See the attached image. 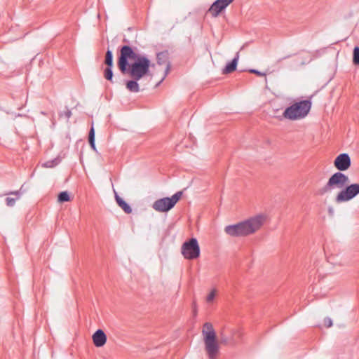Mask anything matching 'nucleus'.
I'll return each mask as SVG.
<instances>
[{
  "mask_svg": "<svg viewBox=\"0 0 359 359\" xmlns=\"http://www.w3.org/2000/svg\"><path fill=\"white\" fill-rule=\"evenodd\" d=\"M118 67L123 74L135 80L152 76L150 68L154 67L150 60L144 55H137L128 46H124L120 51Z\"/></svg>",
  "mask_w": 359,
  "mask_h": 359,
  "instance_id": "nucleus-1",
  "label": "nucleus"
},
{
  "mask_svg": "<svg viewBox=\"0 0 359 359\" xmlns=\"http://www.w3.org/2000/svg\"><path fill=\"white\" fill-rule=\"evenodd\" d=\"M266 219V215H257L238 224L226 226L224 231L232 237L248 236L259 231Z\"/></svg>",
  "mask_w": 359,
  "mask_h": 359,
  "instance_id": "nucleus-2",
  "label": "nucleus"
},
{
  "mask_svg": "<svg viewBox=\"0 0 359 359\" xmlns=\"http://www.w3.org/2000/svg\"><path fill=\"white\" fill-rule=\"evenodd\" d=\"M205 350L209 359H216L219 355V344L216 332L210 323H205L202 329Z\"/></svg>",
  "mask_w": 359,
  "mask_h": 359,
  "instance_id": "nucleus-3",
  "label": "nucleus"
},
{
  "mask_svg": "<svg viewBox=\"0 0 359 359\" xmlns=\"http://www.w3.org/2000/svg\"><path fill=\"white\" fill-rule=\"evenodd\" d=\"M311 108L310 100L297 102L285 109L283 116L289 120L294 121L305 118Z\"/></svg>",
  "mask_w": 359,
  "mask_h": 359,
  "instance_id": "nucleus-4",
  "label": "nucleus"
},
{
  "mask_svg": "<svg viewBox=\"0 0 359 359\" xmlns=\"http://www.w3.org/2000/svg\"><path fill=\"white\" fill-rule=\"evenodd\" d=\"M183 192H177L171 197H165L156 200L152 204V208L157 212H165L171 210L182 198Z\"/></svg>",
  "mask_w": 359,
  "mask_h": 359,
  "instance_id": "nucleus-5",
  "label": "nucleus"
},
{
  "mask_svg": "<svg viewBox=\"0 0 359 359\" xmlns=\"http://www.w3.org/2000/svg\"><path fill=\"white\" fill-rule=\"evenodd\" d=\"M349 183L350 179L346 175L341 172H337L329 178L325 189L327 191L334 189L341 190Z\"/></svg>",
  "mask_w": 359,
  "mask_h": 359,
  "instance_id": "nucleus-6",
  "label": "nucleus"
},
{
  "mask_svg": "<svg viewBox=\"0 0 359 359\" xmlns=\"http://www.w3.org/2000/svg\"><path fill=\"white\" fill-rule=\"evenodd\" d=\"M359 194V184L355 183L346 185L338 192L335 201L337 203L348 202Z\"/></svg>",
  "mask_w": 359,
  "mask_h": 359,
  "instance_id": "nucleus-7",
  "label": "nucleus"
},
{
  "mask_svg": "<svg viewBox=\"0 0 359 359\" xmlns=\"http://www.w3.org/2000/svg\"><path fill=\"white\" fill-rule=\"evenodd\" d=\"M182 254L185 259H194L199 257L200 248L196 238H191L182 246Z\"/></svg>",
  "mask_w": 359,
  "mask_h": 359,
  "instance_id": "nucleus-8",
  "label": "nucleus"
},
{
  "mask_svg": "<svg viewBox=\"0 0 359 359\" xmlns=\"http://www.w3.org/2000/svg\"><path fill=\"white\" fill-rule=\"evenodd\" d=\"M334 167L339 171L347 170L351 166V158L347 154H341L334 161Z\"/></svg>",
  "mask_w": 359,
  "mask_h": 359,
  "instance_id": "nucleus-9",
  "label": "nucleus"
},
{
  "mask_svg": "<svg viewBox=\"0 0 359 359\" xmlns=\"http://www.w3.org/2000/svg\"><path fill=\"white\" fill-rule=\"evenodd\" d=\"M92 339L96 347H102L107 342V336L102 330H97L93 334Z\"/></svg>",
  "mask_w": 359,
  "mask_h": 359,
  "instance_id": "nucleus-10",
  "label": "nucleus"
},
{
  "mask_svg": "<svg viewBox=\"0 0 359 359\" xmlns=\"http://www.w3.org/2000/svg\"><path fill=\"white\" fill-rule=\"evenodd\" d=\"M226 8V6L222 1L217 0L212 4L208 12L212 17L215 18L217 17Z\"/></svg>",
  "mask_w": 359,
  "mask_h": 359,
  "instance_id": "nucleus-11",
  "label": "nucleus"
},
{
  "mask_svg": "<svg viewBox=\"0 0 359 359\" xmlns=\"http://www.w3.org/2000/svg\"><path fill=\"white\" fill-rule=\"evenodd\" d=\"M157 62L160 66L163 67L164 70L163 78L168 74L170 69V64L168 60V55L165 53H161L157 55Z\"/></svg>",
  "mask_w": 359,
  "mask_h": 359,
  "instance_id": "nucleus-12",
  "label": "nucleus"
},
{
  "mask_svg": "<svg viewBox=\"0 0 359 359\" xmlns=\"http://www.w3.org/2000/svg\"><path fill=\"white\" fill-rule=\"evenodd\" d=\"M115 200L118 206L127 214L132 212L131 207L121 198L120 197L116 191H114Z\"/></svg>",
  "mask_w": 359,
  "mask_h": 359,
  "instance_id": "nucleus-13",
  "label": "nucleus"
},
{
  "mask_svg": "<svg viewBox=\"0 0 359 359\" xmlns=\"http://www.w3.org/2000/svg\"><path fill=\"white\" fill-rule=\"evenodd\" d=\"M239 58L238 53L236 54V57L231 61V63L228 64L223 70L224 74H229L234 72L236 69L238 60Z\"/></svg>",
  "mask_w": 359,
  "mask_h": 359,
  "instance_id": "nucleus-14",
  "label": "nucleus"
},
{
  "mask_svg": "<svg viewBox=\"0 0 359 359\" xmlns=\"http://www.w3.org/2000/svg\"><path fill=\"white\" fill-rule=\"evenodd\" d=\"M217 294V290L215 288H212L210 290L205 297V302L208 305H212Z\"/></svg>",
  "mask_w": 359,
  "mask_h": 359,
  "instance_id": "nucleus-15",
  "label": "nucleus"
},
{
  "mask_svg": "<svg viewBox=\"0 0 359 359\" xmlns=\"http://www.w3.org/2000/svg\"><path fill=\"white\" fill-rule=\"evenodd\" d=\"M138 80L133 79L126 83V88L131 92L137 93L140 91L139 84L137 83Z\"/></svg>",
  "mask_w": 359,
  "mask_h": 359,
  "instance_id": "nucleus-16",
  "label": "nucleus"
},
{
  "mask_svg": "<svg viewBox=\"0 0 359 359\" xmlns=\"http://www.w3.org/2000/svg\"><path fill=\"white\" fill-rule=\"evenodd\" d=\"M71 201V197L67 191H62L60 192L57 197V202L58 203H64Z\"/></svg>",
  "mask_w": 359,
  "mask_h": 359,
  "instance_id": "nucleus-17",
  "label": "nucleus"
},
{
  "mask_svg": "<svg viewBox=\"0 0 359 359\" xmlns=\"http://www.w3.org/2000/svg\"><path fill=\"white\" fill-rule=\"evenodd\" d=\"M88 141H89V144L90 145L91 148L94 151H95L96 147H95V130H94L93 126L91 127L90 130L89 132Z\"/></svg>",
  "mask_w": 359,
  "mask_h": 359,
  "instance_id": "nucleus-18",
  "label": "nucleus"
},
{
  "mask_svg": "<svg viewBox=\"0 0 359 359\" xmlns=\"http://www.w3.org/2000/svg\"><path fill=\"white\" fill-rule=\"evenodd\" d=\"M104 62L108 67H112L113 65V55L111 51L109 50L106 53Z\"/></svg>",
  "mask_w": 359,
  "mask_h": 359,
  "instance_id": "nucleus-19",
  "label": "nucleus"
},
{
  "mask_svg": "<svg viewBox=\"0 0 359 359\" xmlns=\"http://www.w3.org/2000/svg\"><path fill=\"white\" fill-rule=\"evenodd\" d=\"M353 62L355 65H359V47H355L353 49Z\"/></svg>",
  "mask_w": 359,
  "mask_h": 359,
  "instance_id": "nucleus-20",
  "label": "nucleus"
},
{
  "mask_svg": "<svg viewBox=\"0 0 359 359\" xmlns=\"http://www.w3.org/2000/svg\"><path fill=\"white\" fill-rule=\"evenodd\" d=\"M113 77V73L111 67H108L104 71V78L109 81H111Z\"/></svg>",
  "mask_w": 359,
  "mask_h": 359,
  "instance_id": "nucleus-21",
  "label": "nucleus"
},
{
  "mask_svg": "<svg viewBox=\"0 0 359 359\" xmlns=\"http://www.w3.org/2000/svg\"><path fill=\"white\" fill-rule=\"evenodd\" d=\"M324 325L327 327H330L332 325V321L330 318H325L323 320Z\"/></svg>",
  "mask_w": 359,
  "mask_h": 359,
  "instance_id": "nucleus-22",
  "label": "nucleus"
},
{
  "mask_svg": "<svg viewBox=\"0 0 359 359\" xmlns=\"http://www.w3.org/2000/svg\"><path fill=\"white\" fill-rule=\"evenodd\" d=\"M6 201V204L8 206H13V205H14V204L15 203V200L14 198H9V197H8Z\"/></svg>",
  "mask_w": 359,
  "mask_h": 359,
  "instance_id": "nucleus-23",
  "label": "nucleus"
},
{
  "mask_svg": "<svg viewBox=\"0 0 359 359\" xmlns=\"http://www.w3.org/2000/svg\"><path fill=\"white\" fill-rule=\"evenodd\" d=\"M250 72H251L252 74H256V75H257L259 76H266V74L262 73L261 72H259V71H257L256 69H250Z\"/></svg>",
  "mask_w": 359,
  "mask_h": 359,
  "instance_id": "nucleus-24",
  "label": "nucleus"
},
{
  "mask_svg": "<svg viewBox=\"0 0 359 359\" xmlns=\"http://www.w3.org/2000/svg\"><path fill=\"white\" fill-rule=\"evenodd\" d=\"M71 114H71V111H67V112H66V116H67V118H69V117H70V116H71Z\"/></svg>",
  "mask_w": 359,
  "mask_h": 359,
  "instance_id": "nucleus-25",
  "label": "nucleus"
},
{
  "mask_svg": "<svg viewBox=\"0 0 359 359\" xmlns=\"http://www.w3.org/2000/svg\"><path fill=\"white\" fill-rule=\"evenodd\" d=\"M11 194H14V195L18 196L19 195V191L12 192Z\"/></svg>",
  "mask_w": 359,
  "mask_h": 359,
  "instance_id": "nucleus-26",
  "label": "nucleus"
},
{
  "mask_svg": "<svg viewBox=\"0 0 359 359\" xmlns=\"http://www.w3.org/2000/svg\"><path fill=\"white\" fill-rule=\"evenodd\" d=\"M221 342H222V343H226V340H225V339H222H222H221Z\"/></svg>",
  "mask_w": 359,
  "mask_h": 359,
  "instance_id": "nucleus-27",
  "label": "nucleus"
}]
</instances>
